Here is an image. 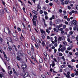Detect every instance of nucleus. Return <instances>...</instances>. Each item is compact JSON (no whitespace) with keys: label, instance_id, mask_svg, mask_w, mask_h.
<instances>
[{"label":"nucleus","instance_id":"nucleus-11","mask_svg":"<svg viewBox=\"0 0 78 78\" xmlns=\"http://www.w3.org/2000/svg\"><path fill=\"white\" fill-rule=\"evenodd\" d=\"M64 75H65L67 77V78H71V77H70V76L67 75L66 74V73H63Z\"/></svg>","mask_w":78,"mask_h":78},{"label":"nucleus","instance_id":"nucleus-7","mask_svg":"<svg viewBox=\"0 0 78 78\" xmlns=\"http://www.w3.org/2000/svg\"><path fill=\"white\" fill-rule=\"evenodd\" d=\"M73 24V25H77V22L76 20H74L73 21L72 23Z\"/></svg>","mask_w":78,"mask_h":78},{"label":"nucleus","instance_id":"nucleus-28","mask_svg":"<svg viewBox=\"0 0 78 78\" xmlns=\"http://www.w3.org/2000/svg\"><path fill=\"white\" fill-rule=\"evenodd\" d=\"M65 5H67L68 4V1L67 0L65 1Z\"/></svg>","mask_w":78,"mask_h":78},{"label":"nucleus","instance_id":"nucleus-57","mask_svg":"<svg viewBox=\"0 0 78 78\" xmlns=\"http://www.w3.org/2000/svg\"><path fill=\"white\" fill-rule=\"evenodd\" d=\"M65 24H66V25H68V22H67V21H65Z\"/></svg>","mask_w":78,"mask_h":78},{"label":"nucleus","instance_id":"nucleus-38","mask_svg":"<svg viewBox=\"0 0 78 78\" xmlns=\"http://www.w3.org/2000/svg\"><path fill=\"white\" fill-rule=\"evenodd\" d=\"M41 76L42 77V78H45V76L44 75H41Z\"/></svg>","mask_w":78,"mask_h":78},{"label":"nucleus","instance_id":"nucleus-12","mask_svg":"<svg viewBox=\"0 0 78 78\" xmlns=\"http://www.w3.org/2000/svg\"><path fill=\"white\" fill-rule=\"evenodd\" d=\"M31 38L34 41H35V37H34V36H31Z\"/></svg>","mask_w":78,"mask_h":78},{"label":"nucleus","instance_id":"nucleus-52","mask_svg":"<svg viewBox=\"0 0 78 78\" xmlns=\"http://www.w3.org/2000/svg\"><path fill=\"white\" fill-rule=\"evenodd\" d=\"M16 58H17V60H18V61H19V60H20V58H19V57H16Z\"/></svg>","mask_w":78,"mask_h":78},{"label":"nucleus","instance_id":"nucleus-40","mask_svg":"<svg viewBox=\"0 0 78 78\" xmlns=\"http://www.w3.org/2000/svg\"><path fill=\"white\" fill-rule=\"evenodd\" d=\"M13 11H16V8H15L14 7H13Z\"/></svg>","mask_w":78,"mask_h":78},{"label":"nucleus","instance_id":"nucleus-44","mask_svg":"<svg viewBox=\"0 0 78 78\" xmlns=\"http://www.w3.org/2000/svg\"><path fill=\"white\" fill-rule=\"evenodd\" d=\"M17 30L19 31H21V29L20 28L18 27L17 28Z\"/></svg>","mask_w":78,"mask_h":78},{"label":"nucleus","instance_id":"nucleus-21","mask_svg":"<svg viewBox=\"0 0 78 78\" xmlns=\"http://www.w3.org/2000/svg\"><path fill=\"white\" fill-rule=\"evenodd\" d=\"M27 53H28L29 55H31V51L30 50H28L27 51Z\"/></svg>","mask_w":78,"mask_h":78},{"label":"nucleus","instance_id":"nucleus-54","mask_svg":"<svg viewBox=\"0 0 78 78\" xmlns=\"http://www.w3.org/2000/svg\"><path fill=\"white\" fill-rule=\"evenodd\" d=\"M62 40H63V41H64L65 40V37H62Z\"/></svg>","mask_w":78,"mask_h":78},{"label":"nucleus","instance_id":"nucleus-37","mask_svg":"<svg viewBox=\"0 0 78 78\" xmlns=\"http://www.w3.org/2000/svg\"><path fill=\"white\" fill-rule=\"evenodd\" d=\"M35 47H37V48H39V45H38V44H35Z\"/></svg>","mask_w":78,"mask_h":78},{"label":"nucleus","instance_id":"nucleus-53","mask_svg":"<svg viewBox=\"0 0 78 78\" xmlns=\"http://www.w3.org/2000/svg\"><path fill=\"white\" fill-rule=\"evenodd\" d=\"M67 50H71V48H70V47H68L67 48Z\"/></svg>","mask_w":78,"mask_h":78},{"label":"nucleus","instance_id":"nucleus-45","mask_svg":"<svg viewBox=\"0 0 78 78\" xmlns=\"http://www.w3.org/2000/svg\"><path fill=\"white\" fill-rule=\"evenodd\" d=\"M63 29H65L66 28V25H64L63 26Z\"/></svg>","mask_w":78,"mask_h":78},{"label":"nucleus","instance_id":"nucleus-6","mask_svg":"<svg viewBox=\"0 0 78 78\" xmlns=\"http://www.w3.org/2000/svg\"><path fill=\"white\" fill-rule=\"evenodd\" d=\"M62 27V24H61L59 26H56V28H57L58 29H59L61 27Z\"/></svg>","mask_w":78,"mask_h":78},{"label":"nucleus","instance_id":"nucleus-51","mask_svg":"<svg viewBox=\"0 0 78 78\" xmlns=\"http://www.w3.org/2000/svg\"><path fill=\"white\" fill-rule=\"evenodd\" d=\"M23 10L24 12H25V8L24 7H23Z\"/></svg>","mask_w":78,"mask_h":78},{"label":"nucleus","instance_id":"nucleus-49","mask_svg":"<svg viewBox=\"0 0 78 78\" xmlns=\"http://www.w3.org/2000/svg\"><path fill=\"white\" fill-rule=\"evenodd\" d=\"M76 73L75 74V75H76V76H77L78 75V71H76Z\"/></svg>","mask_w":78,"mask_h":78},{"label":"nucleus","instance_id":"nucleus-15","mask_svg":"<svg viewBox=\"0 0 78 78\" xmlns=\"http://www.w3.org/2000/svg\"><path fill=\"white\" fill-rule=\"evenodd\" d=\"M39 62H40V63H42V62H43V60H42V58H40V59L39 60Z\"/></svg>","mask_w":78,"mask_h":78},{"label":"nucleus","instance_id":"nucleus-3","mask_svg":"<svg viewBox=\"0 0 78 78\" xmlns=\"http://www.w3.org/2000/svg\"><path fill=\"white\" fill-rule=\"evenodd\" d=\"M21 67L23 69H23H25V68H26L27 67V65L25 64H23L22 65V66H21Z\"/></svg>","mask_w":78,"mask_h":78},{"label":"nucleus","instance_id":"nucleus-61","mask_svg":"<svg viewBox=\"0 0 78 78\" xmlns=\"http://www.w3.org/2000/svg\"><path fill=\"white\" fill-rule=\"evenodd\" d=\"M71 76L72 77H74V76H75V74H72Z\"/></svg>","mask_w":78,"mask_h":78},{"label":"nucleus","instance_id":"nucleus-55","mask_svg":"<svg viewBox=\"0 0 78 78\" xmlns=\"http://www.w3.org/2000/svg\"><path fill=\"white\" fill-rule=\"evenodd\" d=\"M59 12H60V13H61V12H62V9H60L59 10Z\"/></svg>","mask_w":78,"mask_h":78},{"label":"nucleus","instance_id":"nucleus-13","mask_svg":"<svg viewBox=\"0 0 78 78\" xmlns=\"http://www.w3.org/2000/svg\"><path fill=\"white\" fill-rule=\"evenodd\" d=\"M46 31L47 33H48V34H50V30H49V29H46Z\"/></svg>","mask_w":78,"mask_h":78},{"label":"nucleus","instance_id":"nucleus-9","mask_svg":"<svg viewBox=\"0 0 78 78\" xmlns=\"http://www.w3.org/2000/svg\"><path fill=\"white\" fill-rule=\"evenodd\" d=\"M33 22L34 23V26H36V21H34V20H32Z\"/></svg>","mask_w":78,"mask_h":78},{"label":"nucleus","instance_id":"nucleus-26","mask_svg":"<svg viewBox=\"0 0 78 78\" xmlns=\"http://www.w3.org/2000/svg\"><path fill=\"white\" fill-rule=\"evenodd\" d=\"M58 55L59 56H62V55H63L61 53H59Z\"/></svg>","mask_w":78,"mask_h":78},{"label":"nucleus","instance_id":"nucleus-60","mask_svg":"<svg viewBox=\"0 0 78 78\" xmlns=\"http://www.w3.org/2000/svg\"><path fill=\"white\" fill-rule=\"evenodd\" d=\"M67 41L68 42H70V38H68L67 39Z\"/></svg>","mask_w":78,"mask_h":78},{"label":"nucleus","instance_id":"nucleus-10","mask_svg":"<svg viewBox=\"0 0 78 78\" xmlns=\"http://www.w3.org/2000/svg\"><path fill=\"white\" fill-rule=\"evenodd\" d=\"M52 66V67H53L55 66V62H53L52 64L50 65V67H51V66Z\"/></svg>","mask_w":78,"mask_h":78},{"label":"nucleus","instance_id":"nucleus-34","mask_svg":"<svg viewBox=\"0 0 78 78\" xmlns=\"http://www.w3.org/2000/svg\"><path fill=\"white\" fill-rule=\"evenodd\" d=\"M12 47H13V48H14H14H16V45H14V44L13 45Z\"/></svg>","mask_w":78,"mask_h":78},{"label":"nucleus","instance_id":"nucleus-32","mask_svg":"<svg viewBox=\"0 0 78 78\" xmlns=\"http://www.w3.org/2000/svg\"><path fill=\"white\" fill-rule=\"evenodd\" d=\"M63 44H64V45H67V43H66V41L63 42Z\"/></svg>","mask_w":78,"mask_h":78},{"label":"nucleus","instance_id":"nucleus-25","mask_svg":"<svg viewBox=\"0 0 78 78\" xmlns=\"http://www.w3.org/2000/svg\"><path fill=\"white\" fill-rule=\"evenodd\" d=\"M49 24L51 26H52L53 25V23H52V21H50L49 22Z\"/></svg>","mask_w":78,"mask_h":78},{"label":"nucleus","instance_id":"nucleus-41","mask_svg":"<svg viewBox=\"0 0 78 78\" xmlns=\"http://www.w3.org/2000/svg\"><path fill=\"white\" fill-rule=\"evenodd\" d=\"M55 47H58V44L57 43H55L54 44Z\"/></svg>","mask_w":78,"mask_h":78},{"label":"nucleus","instance_id":"nucleus-47","mask_svg":"<svg viewBox=\"0 0 78 78\" xmlns=\"http://www.w3.org/2000/svg\"><path fill=\"white\" fill-rule=\"evenodd\" d=\"M44 13L45 15H47L48 14V13H47V12L45 11L44 12Z\"/></svg>","mask_w":78,"mask_h":78},{"label":"nucleus","instance_id":"nucleus-31","mask_svg":"<svg viewBox=\"0 0 78 78\" xmlns=\"http://www.w3.org/2000/svg\"><path fill=\"white\" fill-rule=\"evenodd\" d=\"M31 50V51H34V48H33V46H32Z\"/></svg>","mask_w":78,"mask_h":78},{"label":"nucleus","instance_id":"nucleus-63","mask_svg":"<svg viewBox=\"0 0 78 78\" xmlns=\"http://www.w3.org/2000/svg\"><path fill=\"white\" fill-rule=\"evenodd\" d=\"M45 73L46 75H49V73L48 72H46Z\"/></svg>","mask_w":78,"mask_h":78},{"label":"nucleus","instance_id":"nucleus-20","mask_svg":"<svg viewBox=\"0 0 78 78\" xmlns=\"http://www.w3.org/2000/svg\"><path fill=\"white\" fill-rule=\"evenodd\" d=\"M58 41H61V40H62V38L61 37H58Z\"/></svg>","mask_w":78,"mask_h":78},{"label":"nucleus","instance_id":"nucleus-62","mask_svg":"<svg viewBox=\"0 0 78 78\" xmlns=\"http://www.w3.org/2000/svg\"><path fill=\"white\" fill-rule=\"evenodd\" d=\"M46 9V8H45V7H43V10H44V11H45Z\"/></svg>","mask_w":78,"mask_h":78},{"label":"nucleus","instance_id":"nucleus-27","mask_svg":"<svg viewBox=\"0 0 78 78\" xmlns=\"http://www.w3.org/2000/svg\"><path fill=\"white\" fill-rule=\"evenodd\" d=\"M32 56H34V57H35V56H36V54H35V53H34V52L33 53Z\"/></svg>","mask_w":78,"mask_h":78},{"label":"nucleus","instance_id":"nucleus-22","mask_svg":"<svg viewBox=\"0 0 78 78\" xmlns=\"http://www.w3.org/2000/svg\"><path fill=\"white\" fill-rule=\"evenodd\" d=\"M8 48L9 49V50L10 51H11L12 50V48L11 46H9L8 47Z\"/></svg>","mask_w":78,"mask_h":78},{"label":"nucleus","instance_id":"nucleus-18","mask_svg":"<svg viewBox=\"0 0 78 78\" xmlns=\"http://www.w3.org/2000/svg\"><path fill=\"white\" fill-rule=\"evenodd\" d=\"M61 22L60 20H57L56 21V23H59Z\"/></svg>","mask_w":78,"mask_h":78},{"label":"nucleus","instance_id":"nucleus-59","mask_svg":"<svg viewBox=\"0 0 78 78\" xmlns=\"http://www.w3.org/2000/svg\"><path fill=\"white\" fill-rule=\"evenodd\" d=\"M58 51H61V49L58 48Z\"/></svg>","mask_w":78,"mask_h":78},{"label":"nucleus","instance_id":"nucleus-16","mask_svg":"<svg viewBox=\"0 0 78 78\" xmlns=\"http://www.w3.org/2000/svg\"><path fill=\"white\" fill-rule=\"evenodd\" d=\"M24 75L25 77H27L28 75V72H27Z\"/></svg>","mask_w":78,"mask_h":78},{"label":"nucleus","instance_id":"nucleus-35","mask_svg":"<svg viewBox=\"0 0 78 78\" xmlns=\"http://www.w3.org/2000/svg\"><path fill=\"white\" fill-rule=\"evenodd\" d=\"M76 61V60L74 59H72L71 60V62H75Z\"/></svg>","mask_w":78,"mask_h":78},{"label":"nucleus","instance_id":"nucleus-14","mask_svg":"<svg viewBox=\"0 0 78 78\" xmlns=\"http://www.w3.org/2000/svg\"><path fill=\"white\" fill-rule=\"evenodd\" d=\"M43 54L44 55V56H49L48 55H47V52H46V51H44L43 52Z\"/></svg>","mask_w":78,"mask_h":78},{"label":"nucleus","instance_id":"nucleus-56","mask_svg":"<svg viewBox=\"0 0 78 78\" xmlns=\"http://www.w3.org/2000/svg\"><path fill=\"white\" fill-rule=\"evenodd\" d=\"M53 19H55V15H53L52 16V17H51Z\"/></svg>","mask_w":78,"mask_h":78},{"label":"nucleus","instance_id":"nucleus-29","mask_svg":"<svg viewBox=\"0 0 78 78\" xmlns=\"http://www.w3.org/2000/svg\"><path fill=\"white\" fill-rule=\"evenodd\" d=\"M58 30H59V31H63V28H61L60 29H58Z\"/></svg>","mask_w":78,"mask_h":78},{"label":"nucleus","instance_id":"nucleus-64","mask_svg":"<svg viewBox=\"0 0 78 78\" xmlns=\"http://www.w3.org/2000/svg\"><path fill=\"white\" fill-rule=\"evenodd\" d=\"M54 42H58V40L56 39H55L54 40Z\"/></svg>","mask_w":78,"mask_h":78},{"label":"nucleus","instance_id":"nucleus-43","mask_svg":"<svg viewBox=\"0 0 78 78\" xmlns=\"http://www.w3.org/2000/svg\"><path fill=\"white\" fill-rule=\"evenodd\" d=\"M69 34H70V35H72L73 34V32L72 31H70L69 32Z\"/></svg>","mask_w":78,"mask_h":78},{"label":"nucleus","instance_id":"nucleus-48","mask_svg":"<svg viewBox=\"0 0 78 78\" xmlns=\"http://www.w3.org/2000/svg\"><path fill=\"white\" fill-rule=\"evenodd\" d=\"M12 71H10V73H9V75H11V74H12Z\"/></svg>","mask_w":78,"mask_h":78},{"label":"nucleus","instance_id":"nucleus-36","mask_svg":"<svg viewBox=\"0 0 78 78\" xmlns=\"http://www.w3.org/2000/svg\"><path fill=\"white\" fill-rule=\"evenodd\" d=\"M37 8H38V9H41V6H40L39 5H38L37 6Z\"/></svg>","mask_w":78,"mask_h":78},{"label":"nucleus","instance_id":"nucleus-58","mask_svg":"<svg viewBox=\"0 0 78 78\" xmlns=\"http://www.w3.org/2000/svg\"><path fill=\"white\" fill-rule=\"evenodd\" d=\"M25 45L26 47H28V44L27 43H26Z\"/></svg>","mask_w":78,"mask_h":78},{"label":"nucleus","instance_id":"nucleus-1","mask_svg":"<svg viewBox=\"0 0 78 78\" xmlns=\"http://www.w3.org/2000/svg\"><path fill=\"white\" fill-rule=\"evenodd\" d=\"M4 31L7 34H8L9 35H10L11 34L9 29L8 28L5 27L4 29Z\"/></svg>","mask_w":78,"mask_h":78},{"label":"nucleus","instance_id":"nucleus-33","mask_svg":"<svg viewBox=\"0 0 78 78\" xmlns=\"http://www.w3.org/2000/svg\"><path fill=\"white\" fill-rule=\"evenodd\" d=\"M42 45L43 46H44V45H45V43H44V41H42Z\"/></svg>","mask_w":78,"mask_h":78},{"label":"nucleus","instance_id":"nucleus-8","mask_svg":"<svg viewBox=\"0 0 78 78\" xmlns=\"http://www.w3.org/2000/svg\"><path fill=\"white\" fill-rule=\"evenodd\" d=\"M40 31H41V33L42 34H44H44H45V32L42 30V29H40Z\"/></svg>","mask_w":78,"mask_h":78},{"label":"nucleus","instance_id":"nucleus-46","mask_svg":"<svg viewBox=\"0 0 78 78\" xmlns=\"http://www.w3.org/2000/svg\"><path fill=\"white\" fill-rule=\"evenodd\" d=\"M73 29L74 31H75L76 30V27H73Z\"/></svg>","mask_w":78,"mask_h":78},{"label":"nucleus","instance_id":"nucleus-30","mask_svg":"<svg viewBox=\"0 0 78 78\" xmlns=\"http://www.w3.org/2000/svg\"><path fill=\"white\" fill-rule=\"evenodd\" d=\"M54 31H56V32H58V30H57L56 29V28H54Z\"/></svg>","mask_w":78,"mask_h":78},{"label":"nucleus","instance_id":"nucleus-50","mask_svg":"<svg viewBox=\"0 0 78 78\" xmlns=\"http://www.w3.org/2000/svg\"><path fill=\"white\" fill-rule=\"evenodd\" d=\"M6 59L8 61H9V57H7V58H6Z\"/></svg>","mask_w":78,"mask_h":78},{"label":"nucleus","instance_id":"nucleus-39","mask_svg":"<svg viewBox=\"0 0 78 78\" xmlns=\"http://www.w3.org/2000/svg\"><path fill=\"white\" fill-rule=\"evenodd\" d=\"M45 19H46V20H47V19H48V16L47 15L45 16Z\"/></svg>","mask_w":78,"mask_h":78},{"label":"nucleus","instance_id":"nucleus-4","mask_svg":"<svg viewBox=\"0 0 78 78\" xmlns=\"http://www.w3.org/2000/svg\"><path fill=\"white\" fill-rule=\"evenodd\" d=\"M66 49V48L64 46H63L61 48V51L62 52H64L65 51V50Z\"/></svg>","mask_w":78,"mask_h":78},{"label":"nucleus","instance_id":"nucleus-24","mask_svg":"<svg viewBox=\"0 0 78 78\" xmlns=\"http://www.w3.org/2000/svg\"><path fill=\"white\" fill-rule=\"evenodd\" d=\"M44 12V11H42V10H41L40 11V13L41 14H43V13Z\"/></svg>","mask_w":78,"mask_h":78},{"label":"nucleus","instance_id":"nucleus-5","mask_svg":"<svg viewBox=\"0 0 78 78\" xmlns=\"http://www.w3.org/2000/svg\"><path fill=\"white\" fill-rule=\"evenodd\" d=\"M7 40L8 41H9V42H12V39L11 38L9 37H7Z\"/></svg>","mask_w":78,"mask_h":78},{"label":"nucleus","instance_id":"nucleus-2","mask_svg":"<svg viewBox=\"0 0 78 78\" xmlns=\"http://www.w3.org/2000/svg\"><path fill=\"white\" fill-rule=\"evenodd\" d=\"M11 33L14 37H16L17 36V32L16 31H14L12 30L11 31Z\"/></svg>","mask_w":78,"mask_h":78},{"label":"nucleus","instance_id":"nucleus-17","mask_svg":"<svg viewBox=\"0 0 78 78\" xmlns=\"http://www.w3.org/2000/svg\"><path fill=\"white\" fill-rule=\"evenodd\" d=\"M33 13H34V14H36V15H37V12L36 11L33 10Z\"/></svg>","mask_w":78,"mask_h":78},{"label":"nucleus","instance_id":"nucleus-19","mask_svg":"<svg viewBox=\"0 0 78 78\" xmlns=\"http://www.w3.org/2000/svg\"><path fill=\"white\" fill-rule=\"evenodd\" d=\"M33 20H35V19H37V16L36 15H34L33 17Z\"/></svg>","mask_w":78,"mask_h":78},{"label":"nucleus","instance_id":"nucleus-23","mask_svg":"<svg viewBox=\"0 0 78 78\" xmlns=\"http://www.w3.org/2000/svg\"><path fill=\"white\" fill-rule=\"evenodd\" d=\"M47 39H52V37H50L49 36H47Z\"/></svg>","mask_w":78,"mask_h":78},{"label":"nucleus","instance_id":"nucleus-42","mask_svg":"<svg viewBox=\"0 0 78 78\" xmlns=\"http://www.w3.org/2000/svg\"><path fill=\"white\" fill-rule=\"evenodd\" d=\"M13 72H14V73H16V70H15V69H14V68H12Z\"/></svg>","mask_w":78,"mask_h":78}]
</instances>
